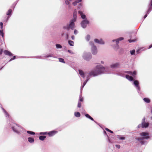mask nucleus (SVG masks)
I'll use <instances>...</instances> for the list:
<instances>
[{
  "label": "nucleus",
  "instance_id": "40",
  "mask_svg": "<svg viewBox=\"0 0 152 152\" xmlns=\"http://www.w3.org/2000/svg\"><path fill=\"white\" fill-rule=\"evenodd\" d=\"M77 2H76V1H74V2H73V3H72V4L74 6H75L77 4Z\"/></svg>",
  "mask_w": 152,
  "mask_h": 152
},
{
  "label": "nucleus",
  "instance_id": "27",
  "mask_svg": "<svg viewBox=\"0 0 152 152\" xmlns=\"http://www.w3.org/2000/svg\"><path fill=\"white\" fill-rule=\"evenodd\" d=\"M2 109L3 111V112H4V113L6 116L7 117H9V114L7 113V112L5 111V110L3 109V108H2Z\"/></svg>",
  "mask_w": 152,
  "mask_h": 152
},
{
  "label": "nucleus",
  "instance_id": "25",
  "mask_svg": "<svg viewBox=\"0 0 152 152\" xmlns=\"http://www.w3.org/2000/svg\"><path fill=\"white\" fill-rule=\"evenodd\" d=\"M85 116L89 119H90L92 121H94V120L93 118H92L90 115H89L88 114H86L85 115Z\"/></svg>",
  "mask_w": 152,
  "mask_h": 152
},
{
  "label": "nucleus",
  "instance_id": "17",
  "mask_svg": "<svg viewBox=\"0 0 152 152\" xmlns=\"http://www.w3.org/2000/svg\"><path fill=\"white\" fill-rule=\"evenodd\" d=\"M28 141L31 143H33L34 141V138L29 137L28 138Z\"/></svg>",
  "mask_w": 152,
  "mask_h": 152
},
{
  "label": "nucleus",
  "instance_id": "26",
  "mask_svg": "<svg viewBox=\"0 0 152 152\" xmlns=\"http://www.w3.org/2000/svg\"><path fill=\"white\" fill-rule=\"evenodd\" d=\"M56 48L57 49H61L62 48V46L60 44H56Z\"/></svg>",
  "mask_w": 152,
  "mask_h": 152
},
{
  "label": "nucleus",
  "instance_id": "45",
  "mask_svg": "<svg viewBox=\"0 0 152 152\" xmlns=\"http://www.w3.org/2000/svg\"><path fill=\"white\" fill-rule=\"evenodd\" d=\"M82 6V3H80L79 4V6H78V8L80 9V8Z\"/></svg>",
  "mask_w": 152,
  "mask_h": 152
},
{
  "label": "nucleus",
  "instance_id": "28",
  "mask_svg": "<svg viewBox=\"0 0 152 152\" xmlns=\"http://www.w3.org/2000/svg\"><path fill=\"white\" fill-rule=\"evenodd\" d=\"M68 43L71 46H73L74 45V42L73 41L71 40L69 41Z\"/></svg>",
  "mask_w": 152,
  "mask_h": 152
},
{
  "label": "nucleus",
  "instance_id": "4",
  "mask_svg": "<svg viewBox=\"0 0 152 152\" xmlns=\"http://www.w3.org/2000/svg\"><path fill=\"white\" fill-rule=\"evenodd\" d=\"M78 13L81 18L83 20L81 23V26L83 28H85L89 23V22L87 19L86 15L82 11H79Z\"/></svg>",
  "mask_w": 152,
  "mask_h": 152
},
{
  "label": "nucleus",
  "instance_id": "7",
  "mask_svg": "<svg viewBox=\"0 0 152 152\" xmlns=\"http://www.w3.org/2000/svg\"><path fill=\"white\" fill-rule=\"evenodd\" d=\"M83 57L84 60L88 61L91 59L92 56L89 53L84 52L83 54Z\"/></svg>",
  "mask_w": 152,
  "mask_h": 152
},
{
  "label": "nucleus",
  "instance_id": "39",
  "mask_svg": "<svg viewBox=\"0 0 152 152\" xmlns=\"http://www.w3.org/2000/svg\"><path fill=\"white\" fill-rule=\"evenodd\" d=\"M68 52L69 53H71L72 54H73L74 53V52L72 50H68Z\"/></svg>",
  "mask_w": 152,
  "mask_h": 152
},
{
  "label": "nucleus",
  "instance_id": "13",
  "mask_svg": "<svg viewBox=\"0 0 152 152\" xmlns=\"http://www.w3.org/2000/svg\"><path fill=\"white\" fill-rule=\"evenodd\" d=\"M78 71L81 77L83 78H84L86 77V72L84 73L83 70L81 69L79 70Z\"/></svg>",
  "mask_w": 152,
  "mask_h": 152
},
{
  "label": "nucleus",
  "instance_id": "38",
  "mask_svg": "<svg viewBox=\"0 0 152 152\" xmlns=\"http://www.w3.org/2000/svg\"><path fill=\"white\" fill-rule=\"evenodd\" d=\"M77 107H81V103L79 102H78Z\"/></svg>",
  "mask_w": 152,
  "mask_h": 152
},
{
  "label": "nucleus",
  "instance_id": "14",
  "mask_svg": "<svg viewBox=\"0 0 152 152\" xmlns=\"http://www.w3.org/2000/svg\"><path fill=\"white\" fill-rule=\"evenodd\" d=\"M126 72L130 75H132L134 77H135V75L137 74V72L136 71H134L133 72L130 71H127Z\"/></svg>",
  "mask_w": 152,
  "mask_h": 152
},
{
  "label": "nucleus",
  "instance_id": "57",
  "mask_svg": "<svg viewBox=\"0 0 152 152\" xmlns=\"http://www.w3.org/2000/svg\"><path fill=\"white\" fill-rule=\"evenodd\" d=\"M110 133H113V132L112 131H111V130L110 131Z\"/></svg>",
  "mask_w": 152,
  "mask_h": 152
},
{
  "label": "nucleus",
  "instance_id": "20",
  "mask_svg": "<svg viewBox=\"0 0 152 152\" xmlns=\"http://www.w3.org/2000/svg\"><path fill=\"white\" fill-rule=\"evenodd\" d=\"M4 53L6 55L8 56H12V54L10 52L7 50H5L4 52Z\"/></svg>",
  "mask_w": 152,
  "mask_h": 152
},
{
  "label": "nucleus",
  "instance_id": "18",
  "mask_svg": "<svg viewBox=\"0 0 152 152\" xmlns=\"http://www.w3.org/2000/svg\"><path fill=\"white\" fill-rule=\"evenodd\" d=\"M126 77L127 79L130 81H132L133 80V77L132 76H129L128 75H126Z\"/></svg>",
  "mask_w": 152,
  "mask_h": 152
},
{
  "label": "nucleus",
  "instance_id": "36",
  "mask_svg": "<svg viewBox=\"0 0 152 152\" xmlns=\"http://www.w3.org/2000/svg\"><path fill=\"white\" fill-rule=\"evenodd\" d=\"M1 35L2 37H4V33L2 31L0 30V35Z\"/></svg>",
  "mask_w": 152,
  "mask_h": 152
},
{
  "label": "nucleus",
  "instance_id": "35",
  "mask_svg": "<svg viewBox=\"0 0 152 152\" xmlns=\"http://www.w3.org/2000/svg\"><path fill=\"white\" fill-rule=\"evenodd\" d=\"M135 52V50H131L130 51V53L131 55H133L134 54Z\"/></svg>",
  "mask_w": 152,
  "mask_h": 152
},
{
  "label": "nucleus",
  "instance_id": "61",
  "mask_svg": "<svg viewBox=\"0 0 152 152\" xmlns=\"http://www.w3.org/2000/svg\"><path fill=\"white\" fill-rule=\"evenodd\" d=\"M69 1H72V0H69Z\"/></svg>",
  "mask_w": 152,
  "mask_h": 152
},
{
  "label": "nucleus",
  "instance_id": "43",
  "mask_svg": "<svg viewBox=\"0 0 152 152\" xmlns=\"http://www.w3.org/2000/svg\"><path fill=\"white\" fill-rule=\"evenodd\" d=\"M15 56H13V57L10 60H9V61H10L13 60H14L15 59Z\"/></svg>",
  "mask_w": 152,
  "mask_h": 152
},
{
  "label": "nucleus",
  "instance_id": "22",
  "mask_svg": "<svg viewBox=\"0 0 152 152\" xmlns=\"http://www.w3.org/2000/svg\"><path fill=\"white\" fill-rule=\"evenodd\" d=\"M117 138L119 140H123L125 139V137L121 135H118Z\"/></svg>",
  "mask_w": 152,
  "mask_h": 152
},
{
  "label": "nucleus",
  "instance_id": "52",
  "mask_svg": "<svg viewBox=\"0 0 152 152\" xmlns=\"http://www.w3.org/2000/svg\"><path fill=\"white\" fill-rule=\"evenodd\" d=\"M129 41L130 42H133L134 41L133 40H129Z\"/></svg>",
  "mask_w": 152,
  "mask_h": 152
},
{
  "label": "nucleus",
  "instance_id": "21",
  "mask_svg": "<svg viewBox=\"0 0 152 152\" xmlns=\"http://www.w3.org/2000/svg\"><path fill=\"white\" fill-rule=\"evenodd\" d=\"M143 99L144 101L146 103H149L150 102V99L148 98H145Z\"/></svg>",
  "mask_w": 152,
  "mask_h": 152
},
{
  "label": "nucleus",
  "instance_id": "58",
  "mask_svg": "<svg viewBox=\"0 0 152 152\" xmlns=\"http://www.w3.org/2000/svg\"><path fill=\"white\" fill-rule=\"evenodd\" d=\"M151 6H152V0H151Z\"/></svg>",
  "mask_w": 152,
  "mask_h": 152
},
{
  "label": "nucleus",
  "instance_id": "37",
  "mask_svg": "<svg viewBox=\"0 0 152 152\" xmlns=\"http://www.w3.org/2000/svg\"><path fill=\"white\" fill-rule=\"evenodd\" d=\"M65 4L67 5H69L70 4V2L68 0H66L65 1Z\"/></svg>",
  "mask_w": 152,
  "mask_h": 152
},
{
  "label": "nucleus",
  "instance_id": "29",
  "mask_svg": "<svg viewBox=\"0 0 152 152\" xmlns=\"http://www.w3.org/2000/svg\"><path fill=\"white\" fill-rule=\"evenodd\" d=\"M46 137L45 136H41L39 137V139L40 140H43L45 139L46 138Z\"/></svg>",
  "mask_w": 152,
  "mask_h": 152
},
{
  "label": "nucleus",
  "instance_id": "24",
  "mask_svg": "<svg viewBox=\"0 0 152 152\" xmlns=\"http://www.w3.org/2000/svg\"><path fill=\"white\" fill-rule=\"evenodd\" d=\"M91 39V37L88 34L85 37V39L86 41H89Z\"/></svg>",
  "mask_w": 152,
  "mask_h": 152
},
{
  "label": "nucleus",
  "instance_id": "63",
  "mask_svg": "<svg viewBox=\"0 0 152 152\" xmlns=\"http://www.w3.org/2000/svg\"><path fill=\"white\" fill-rule=\"evenodd\" d=\"M151 118V119L152 120V117Z\"/></svg>",
  "mask_w": 152,
  "mask_h": 152
},
{
  "label": "nucleus",
  "instance_id": "33",
  "mask_svg": "<svg viewBox=\"0 0 152 152\" xmlns=\"http://www.w3.org/2000/svg\"><path fill=\"white\" fill-rule=\"evenodd\" d=\"M59 61L60 62L65 63V62L64 61V60L62 58H59Z\"/></svg>",
  "mask_w": 152,
  "mask_h": 152
},
{
  "label": "nucleus",
  "instance_id": "10",
  "mask_svg": "<svg viewBox=\"0 0 152 152\" xmlns=\"http://www.w3.org/2000/svg\"><path fill=\"white\" fill-rule=\"evenodd\" d=\"M94 42L96 43L100 44H104V42L102 39H94Z\"/></svg>",
  "mask_w": 152,
  "mask_h": 152
},
{
  "label": "nucleus",
  "instance_id": "9",
  "mask_svg": "<svg viewBox=\"0 0 152 152\" xmlns=\"http://www.w3.org/2000/svg\"><path fill=\"white\" fill-rule=\"evenodd\" d=\"M124 39V38L122 37H120L115 39H113V42L115 41L116 43L117 44L116 49H117L119 48V46L118 45V44L119 43L120 41Z\"/></svg>",
  "mask_w": 152,
  "mask_h": 152
},
{
  "label": "nucleus",
  "instance_id": "1",
  "mask_svg": "<svg viewBox=\"0 0 152 152\" xmlns=\"http://www.w3.org/2000/svg\"><path fill=\"white\" fill-rule=\"evenodd\" d=\"M107 69L100 65H97L96 66L95 69L91 71L88 74V76H96L99 74L107 72Z\"/></svg>",
  "mask_w": 152,
  "mask_h": 152
},
{
  "label": "nucleus",
  "instance_id": "6",
  "mask_svg": "<svg viewBox=\"0 0 152 152\" xmlns=\"http://www.w3.org/2000/svg\"><path fill=\"white\" fill-rule=\"evenodd\" d=\"M89 45L91 46V52L92 54L96 55L98 53V50L96 47L94 45L92 41H90L89 42Z\"/></svg>",
  "mask_w": 152,
  "mask_h": 152
},
{
  "label": "nucleus",
  "instance_id": "55",
  "mask_svg": "<svg viewBox=\"0 0 152 152\" xmlns=\"http://www.w3.org/2000/svg\"><path fill=\"white\" fill-rule=\"evenodd\" d=\"M101 63L102 64H103L104 63V61H101Z\"/></svg>",
  "mask_w": 152,
  "mask_h": 152
},
{
  "label": "nucleus",
  "instance_id": "34",
  "mask_svg": "<svg viewBox=\"0 0 152 152\" xmlns=\"http://www.w3.org/2000/svg\"><path fill=\"white\" fill-rule=\"evenodd\" d=\"M48 134V132H41L39 133L40 135H45Z\"/></svg>",
  "mask_w": 152,
  "mask_h": 152
},
{
  "label": "nucleus",
  "instance_id": "54",
  "mask_svg": "<svg viewBox=\"0 0 152 152\" xmlns=\"http://www.w3.org/2000/svg\"><path fill=\"white\" fill-rule=\"evenodd\" d=\"M118 75H119L121 76H124V75H123L121 73V74H118Z\"/></svg>",
  "mask_w": 152,
  "mask_h": 152
},
{
  "label": "nucleus",
  "instance_id": "47",
  "mask_svg": "<svg viewBox=\"0 0 152 152\" xmlns=\"http://www.w3.org/2000/svg\"><path fill=\"white\" fill-rule=\"evenodd\" d=\"M51 56H52L50 55H47L46 56V57H51Z\"/></svg>",
  "mask_w": 152,
  "mask_h": 152
},
{
  "label": "nucleus",
  "instance_id": "2",
  "mask_svg": "<svg viewBox=\"0 0 152 152\" xmlns=\"http://www.w3.org/2000/svg\"><path fill=\"white\" fill-rule=\"evenodd\" d=\"M10 126L12 130L14 132L18 134H20L24 129L20 125L15 123H11Z\"/></svg>",
  "mask_w": 152,
  "mask_h": 152
},
{
  "label": "nucleus",
  "instance_id": "56",
  "mask_svg": "<svg viewBox=\"0 0 152 152\" xmlns=\"http://www.w3.org/2000/svg\"><path fill=\"white\" fill-rule=\"evenodd\" d=\"M152 45H150L149 46V48H148V49H150V48H152Z\"/></svg>",
  "mask_w": 152,
  "mask_h": 152
},
{
  "label": "nucleus",
  "instance_id": "5",
  "mask_svg": "<svg viewBox=\"0 0 152 152\" xmlns=\"http://www.w3.org/2000/svg\"><path fill=\"white\" fill-rule=\"evenodd\" d=\"M75 11L76 13H75V11L73 14V19L70 21L69 26H64L63 27L64 28L68 29L69 28H71L72 29H73L75 28L74 22L76 21L77 19L76 11V10H75Z\"/></svg>",
  "mask_w": 152,
  "mask_h": 152
},
{
  "label": "nucleus",
  "instance_id": "15",
  "mask_svg": "<svg viewBox=\"0 0 152 152\" xmlns=\"http://www.w3.org/2000/svg\"><path fill=\"white\" fill-rule=\"evenodd\" d=\"M12 10L11 9H9L7 12L6 13L7 15H8L7 20H8L12 15Z\"/></svg>",
  "mask_w": 152,
  "mask_h": 152
},
{
  "label": "nucleus",
  "instance_id": "48",
  "mask_svg": "<svg viewBox=\"0 0 152 152\" xmlns=\"http://www.w3.org/2000/svg\"><path fill=\"white\" fill-rule=\"evenodd\" d=\"M105 130H106L107 131H108V132H110V130L109 129H108V128H106V129H105Z\"/></svg>",
  "mask_w": 152,
  "mask_h": 152
},
{
  "label": "nucleus",
  "instance_id": "23",
  "mask_svg": "<svg viewBox=\"0 0 152 152\" xmlns=\"http://www.w3.org/2000/svg\"><path fill=\"white\" fill-rule=\"evenodd\" d=\"M75 116L77 117H79L80 116V114L78 112H75L74 113Z\"/></svg>",
  "mask_w": 152,
  "mask_h": 152
},
{
  "label": "nucleus",
  "instance_id": "53",
  "mask_svg": "<svg viewBox=\"0 0 152 152\" xmlns=\"http://www.w3.org/2000/svg\"><path fill=\"white\" fill-rule=\"evenodd\" d=\"M107 137H108V141H109V142L110 143L111 142L110 140V139H109V137L108 136V135H107Z\"/></svg>",
  "mask_w": 152,
  "mask_h": 152
},
{
  "label": "nucleus",
  "instance_id": "42",
  "mask_svg": "<svg viewBox=\"0 0 152 152\" xmlns=\"http://www.w3.org/2000/svg\"><path fill=\"white\" fill-rule=\"evenodd\" d=\"M78 33V31L76 29L74 31V33L75 34H77Z\"/></svg>",
  "mask_w": 152,
  "mask_h": 152
},
{
  "label": "nucleus",
  "instance_id": "8",
  "mask_svg": "<svg viewBox=\"0 0 152 152\" xmlns=\"http://www.w3.org/2000/svg\"><path fill=\"white\" fill-rule=\"evenodd\" d=\"M139 82L137 80H134L133 82V85L139 92L140 90V88L139 86Z\"/></svg>",
  "mask_w": 152,
  "mask_h": 152
},
{
  "label": "nucleus",
  "instance_id": "50",
  "mask_svg": "<svg viewBox=\"0 0 152 152\" xmlns=\"http://www.w3.org/2000/svg\"><path fill=\"white\" fill-rule=\"evenodd\" d=\"M3 52V50L2 49H1V51H0V54H2Z\"/></svg>",
  "mask_w": 152,
  "mask_h": 152
},
{
  "label": "nucleus",
  "instance_id": "44",
  "mask_svg": "<svg viewBox=\"0 0 152 152\" xmlns=\"http://www.w3.org/2000/svg\"><path fill=\"white\" fill-rule=\"evenodd\" d=\"M115 147L118 148H120V146L119 145H115Z\"/></svg>",
  "mask_w": 152,
  "mask_h": 152
},
{
  "label": "nucleus",
  "instance_id": "11",
  "mask_svg": "<svg viewBox=\"0 0 152 152\" xmlns=\"http://www.w3.org/2000/svg\"><path fill=\"white\" fill-rule=\"evenodd\" d=\"M58 132L57 131L55 130L48 132V134L49 137H52L55 135Z\"/></svg>",
  "mask_w": 152,
  "mask_h": 152
},
{
  "label": "nucleus",
  "instance_id": "12",
  "mask_svg": "<svg viewBox=\"0 0 152 152\" xmlns=\"http://www.w3.org/2000/svg\"><path fill=\"white\" fill-rule=\"evenodd\" d=\"M119 66V64L118 63H116L112 64L110 65V68L113 69L118 67Z\"/></svg>",
  "mask_w": 152,
  "mask_h": 152
},
{
  "label": "nucleus",
  "instance_id": "59",
  "mask_svg": "<svg viewBox=\"0 0 152 152\" xmlns=\"http://www.w3.org/2000/svg\"><path fill=\"white\" fill-rule=\"evenodd\" d=\"M140 127V124L138 126V127L139 128Z\"/></svg>",
  "mask_w": 152,
  "mask_h": 152
},
{
  "label": "nucleus",
  "instance_id": "3",
  "mask_svg": "<svg viewBox=\"0 0 152 152\" xmlns=\"http://www.w3.org/2000/svg\"><path fill=\"white\" fill-rule=\"evenodd\" d=\"M140 135L141 137L137 138V140L142 144H144L146 141L144 140H148L150 138L149 134L148 132H142L140 134Z\"/></svg>",
  "mask_w": 152,
  "mask_h": 152
},
{
  "label": "nucleus",
  "instance_id": "60",
  "mask_svg": "<svg viewBox=\"0 0 152 152\" xmlns=\"http://www.w3.org/2000/svg\"><path fill=\"white\" fill-rule=\"evenodd\" d=\"M104 133L105 134H106V132L105 131H104Z\"/></svg>",
  "mask_w": 152,
  "mask_h": 152
},
{
  "label": "nucleus",
  "instance_id": "30",
  "mask_svg": "<svg viewBox=\"0 0 152 152\" xmlns=\"http://www.w3.org/2000/svg\"><path fill=\"white\" fill-rule=\"evenodd\" d=\"M27 132L28 134L30 135H34L35 134V133L34 132L30 131H27Z\"/></svg>",
  "mask_w": 152,
  "mask_h": 152
},
{
  "label": "nucleus",
  "instance_id": "46",
  "mask_svg": "<svg viewBox=\"0 0 152 152\" xmlns=\"http://www.w3.org/2000/svg\"><path fill=\"white\" fill-rule=\"evenodd\" d=\"M76 1L78 3L81 2L82 1V0H76Z\"/></svg>",
  "mask_w": 152,
  "mask_h": 152
},
{
  "label": "nucleus",
  "instance_id": "19",
  "mask_svg": "<svg viewBox=\"0 0 152 152\" xmlns=\"http://www.w3.org/2000/svg\"><path fill=\"white\" fill-rule=\"evenodd\" d=\"M89 79V78L88 77V76H87L86 80L83 83V85L82 86V87H81V90L82 88H83V87H84L86 85V84L88 80Z\"/></svg>",
  "mask_w": 152,
  "mask_h": 152
},
{
  "label": "nucleus",
  "instance_id": "31",
  "mask_svg": "<svg viewBox=\"0 0 152 152\" xmlns=\"http://www.w3.org/2000/svg\"><path fill=\"white\" fill-rule=\"evenodd\" d=\"M151 9L150 8H149L147 12V14H146L144 16V19L147 16V14H148L149 12L151 10Z\"/></svg>",
  "mask_w": 152,
  "mask_h": 152
},
{
  "label": "nucleus",
  "instance_id": "51",
  "mask_svg": "<svg viewBox=\"0 0 152 152\" xmlns=\"http://www.w3.org/2000/svg\"><path fill=\"white\" fill-rule=\"evenodd\" d=\"M145 118H144L142 120V122H145Z\"/></svg>",
  "mask_w": 152,
  "mask_h": 152
},
{
  "label": "nucleus",
  "instance_id": "16",
  "mask_svg": "<svg viewBox=\"0 0 152 152\" xmlns=\"http://www.w3.org/2000/svg\"><path fill=\"white\" fill-rule=\"evenodd\" d=\"M149 125L148 123H145L142 122V128H146L148 127Z\"/></svg>",
  "mask_w": 152,
  "mask_h": 152
},
{
  "label": "nucleus",
  "instance_id": "41",
  "mask_svg": "<svg viewBox=\"0 0 152 152\" xmlns=\"http://www.w3.org/2000/svg\"><path fill=\"white\" fill-rule=\"evenodd\" d=\"M3 23L2 22H1L0 23V25L1 26V29H2L3 28Z\"/></svg>",
  "mask_w": 152,
  "mask_h": 152
},
{
  "label": "nucleus",
  "instance_id": "62",
  "mask_svg": "<svg viewBox=\"0 0 152 152\" xmlns=\"http://www.w3.org/2000/svg\"><path fill=\"white\" fill-rule=\"evenodd\" d=\"M62 36H63V34H62Z\"/></svg>",
  "mask_w": 152,
  "mask_h": 152
},
{
  "label": "nucleus",
  "instance_id": "32",
  "mask_svg": "<svg viewBox=\"0 0 152 152\" xmlns=\"http://www.w3.org/2000/svg\"><path fill=\"white\" fill-rule=\"evenodd\" d=\"M83 98L82 97L81 95H80L79 102H83Z\"/></svg>",
  "mask_w": 152,
  "mask_h": 152
},
{
  "label": "nucleus",
  "instance_id": "49",
  "mask_svg": "<svg viewBox=\"0 0 152 152\" xmlns=\"http://www.w3.org/2000/svg\"><path fill=\"white\" fill-rule=\"evenodd\" d=\"M71 38L72 40H74L75 39V37L74 36H72L71 37Z\"/></svg>",
  "mask_w": 152,
  "mask_h": 152
}]
</instances>
